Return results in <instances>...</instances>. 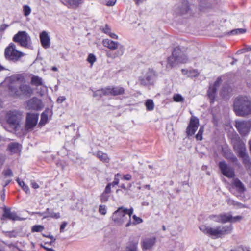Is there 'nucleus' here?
Segmentation results:
<instances>
[{
  "instance_id": "nucleus-1",
  "label": "nucleus",
  "mask_w": 251,
  "mask_h": 251,
  "mask_svg": "<svg viewBox=\"0 0 251 251\" xmlns=\"http://www.w3.org/2000/svg\"><path fill=\"white\" fill-rule=\"evenodd\" d=\"M11 94L17 97H30L33 94V89L28 84L25 83L24 77L21 75L16 77V81L11 83L9 86Z\"/></svg>"
},
{
  "instance_id": "nucleus-2",
  "label": "nucleus",
  "mask_w": 251,
  "mask_h": 251,
  "mask_svg": "<svg viewBox=\"0 0 251 251\" xmlns=\"http://www.w3.org/2000/svg\"><path fill=\"white\" fill-rule=\"evenodd\" d=\"M200 230L204 234L208 235L213 239L222 238L226 235L230 234L233 229L232 225L219 226L215 227H211L205 225L199 226Z\"/></svg>"
},
{
  "instance_id": "nucleus-3",
  "label": "nucleus",
  "mask_w": 251,
  "mask_h": 251,
  "mask_svg": "<svg viewBox=\"0 0 251 251\" xmlns=\"http://www.w3.org/2000/svg\"><path fill=\"white\" fill-rule=\"evenodd\" d=\"M231 142L234 151L236 152L239 157L242 159L243 163L245 167L250 168L251 166V163L246 151L245 143L241 140L237 134H234L231 137Z\"/></svg>"
},
{
  "instance_id": "nucleus-4",
  "label": "nucleus",
  "mask_w": 251,
  "mask_h": 251,
  "mask_svg": "<svg viewBox=\"0 0 251 251\" xmlns=\"http://www.w3.org/2000/svg\"><path fill=\"white\" fill-rule=\"evenodd\" d=\"M234 110L236 114L244 116L251 114V100L245 96L237 97L234 102Z\"/></svg>"
},
{
  "instance_id": "nucleus-5",
  "label": "nucleus",
  "mask_w": 251,
  "mask_h": 251,
  "mask_svg": "<svg viewBox=\"0 0 251 251\" xmlns=\"http://www.w3.org/2000/svg\"><path fill=\"white\" fill-rule=\"evenodd\" d=\"M133 212V209L132 208L128 209L122 206L119 207L113 213L112 219L116 224L119 225L127 222L126 226L128 227L131 225V216Z\"/></svg>"
},
{
  "instance_id": "nucleus-6",
  "label": "nucleus",
  "mask_w": 251,
  "mask_h": 251,
  "mask_svg": "<svg viewBox=\"0 0 251 251\" xmlns=\"http://www.w3.org/2000/svg\"><path fill=\"white\" fill-rule=\"evenodd\" d=\"M104 47L108 48L111 50H116L114 52H108L106 56L108 58L115 59L121 57L125 53V48L124 46L119 42L114 41L109 39H105L102 41Z\"/></svg>"
},
{
  "instance_id": "nucleus-7",
  "label": "nucleus",
  "mask_w": 251,
  "mask_h": 251,
  "mask_svg": "<svg viewBox=\"0 0 251 251\" xmlns=\"http://www.w3.org/2000/svg\"><path fill=\"white\" fill-rule=\"evenodd\" d=\"M6 119L10 126V129L5 128L6 130L10 132L16 131L22 119V113L16 110L9 111L6 114Z\"/></svg>"
},
{
  "instance_id": "nucleus-8",
  "label": "nucleus",
  "mask_w": 251,
  "mask_h": 251,
  "mask_svg": "<svg viewBox=\"0 0 251 251\" xmlns=\"http://www.w3.org/2000/svg\"><path fill=\"white\" fill-rule=\"evenodd\" d=\"M4 55L7 61L16 63L21 61V58L25 55V54L18 50L16 45L13 43H10L5 49Z\"/></svg>"
},
{
  "instance_id": "nucleus-9",
  "label": "nucleus",
  "mask_w": 251,
  "mask_h": 251,
  "mask_svg": "<svg viewBox=\"0 0 251 251\" xmlns=\"http://www.w3.org/2000/svg\"><path fill=\"white\" fill-rule=\"evenodd\" d=\"M156 77V72L151 68L144 69L139 77V82L143 86L153 85Z\"/></svg>"
},
{
  "instance_id": "nucleus-10",
  "label": "nucleus",
  "mask_w": 251,
  "mask_h": 251,
  "mask_svg": "<svg viewBox=\"0 0 251 251\" xmlns=\"http://www.w3.org/2000/svg\"><path fill=\"white\" fill-rule=\"evenodd\" d=\"M13 41L23 47L27 48L30 44L31 38L26 31H21L13 36Z\"/></svg>"
},
{
  "instance_id": "nucleus-11",
  "label": "nucleus",
  "mask_w": 251,
  "mask_h": 251,
  "mask_svg": "<svg viewBox=\"0 0 251 251\" xmlns=\"http://www.w3.org/2000/svg\"><path fill=\"white\" fill-rule=\"evenodd\" d=\"M190 10L188 2L186 0H181L179 3L175 5L173 9V14L181 15L187 13Z\"/></svg>"
},
{
  "instance_id": "nucleus-12",
  "label": "nucleus",
  "mask_w": 251,
  "mask_h": 251,
  "mask_svg": "<svg viewBox=\"0 0 251 251\" xmlns=\"http://www.w3.org/2000/svg\"><path fill=\"white\" fill-rule=\"evenodd\" d=\"M39 114L34 113H27L26 116L25 129L32 130L37 124Z\"/></svg>"
},
{
  "instance_id": "nucleus-13",
  "label": "nucleus",
  "mask_w": 251,
  "mask_h": 251,
  "mask_svg": "<svg viewBox=\"0 0 251 251\" xmlns=\"http://www.w3.org/2000/svg\"><path fill=\"white\" fill-rule=\"evenodd\" d=\"M235 126L242 136H245L250 132L251 123L247 121H237Z\"/></svg>"
},
{
  "instance_id": "nucleus-14",
  "label": "nucleus",
  "mask_w": 251,
  "mask_h": 251,
  "mask_svg": "<svg viewBox=\"0 0 251 251\" xmlns=\"http://www.w3.org/2000/svg\"><path fill=\"white\" fill-rule=\"evenodd\" d=\"M219 167L223 175L228 178H233L235 176L234 169L228 165L225 161L219 163Z\"/></svg>"
},
{
  "instance_id": "nucleus-15",
  "label": "nucleus",
  "mask_w": 251,
  "mask_h": 251,
  "mask_svg": "<svg viewBox=\"0 0 251 251\" xmlns=\"http://www.w3.org/2000/svg\"><path fill=\"white\" fill-rule=\"evenodd\" d=\"M173 55L176 57L178 63H185L188 61V57L179 47L175 48L173 51Z\"/></svg>"
},
{
  "instance_id": "nucleus-16",
  "label": "nucleus",
  "mask_w": 251,
  "mask_h": 251,
  "mask_svg": "<svg viewBox=\"0 0 251 251\" xmlns=\"http://www.w3.org/2000/svg\"><path fill=\"white\" fill-rule=\"evenodd\" d=\"M104 96H117L122 95L125 92V89L121 86L108 87L105 88Z\"/></svg>"
},
{
  "instance_id": "nucleus-17",
  "label": "nucleus",
  "mask_w": 251,
  "mask_h": 251,
  "mask_svg": "<svg viewBox=\"0 0 251 251\" xmlns=\"http://www.w3.org/2000/svg\"><path fill=\"white\" fill-rule=\"evenodd\" d=\"M26 107L28 109L39 110L43 108V104L41 100L33 97L26 102Z\"/></svg>"
},
{
  "instance_id": "nucleus-18",
  "label": "nucleus",
  "mask_w": 251,
  "mask_h": 251,
  "mask_svg": "<svg viewBox=\"0 0 251 251\" xmlns=\"http://www.w3.org/2000/svg\"><path fill=\"white\" fill-rule=\"evenodd\" d=\"M199 125V120L196 117H192L190 124L187 128V133L188 135L192 136L194 135L198 129Z\"/></svg>"
},
{
  "instance_id": "nucleus-19",
  "label": "nucleus",
  "mask_w": 251,
  "mask_h": 251,
  "mask_svg": "<svg viewBox=\"0 0 251 251\" xmlns=\"http://www.w3.org/2000/svg\"><path fill=\"white\" fill-rule=\"evenodd\" d=\"M5 219L13 221L20 220V218L17 215L15 212H11L10 208L7 207H4L3 208V213L1 217V220Z\"/></svg>"
},
{
  "instance_id": "nucleus-20",
  "label": "nucleus",
  "mask_w": 251,
  "mask_h": 251,
  "mask_svg": "<svg viewBox=\"0 0 251 251\" xmlns=\"http://www.w3.org/2000/svg\"><path fill=\"white\" fill-rule=\"evenodd\" d=\"M40 39L42 46L45 49H48L50 46V38L46 31H43L40 34Z\"/></svg>"
},
{
  "instance_id": "nucleus-21",
  "label": "nucleus",
  "mask_w": 251,
  "mask_h": 251,
  "mask_svg": "<svg viewBox=\"0 0 251 251\" xmlns=\"http://www.w3.org/2000/svg\"><path fill=\"white\" fill-rule=\"evenodd\" d=\"M81 1L82 0H65L62 3L68 8H75L78 7L81 3Z\"/></svg>"
},
{
  "instance_id": "nucleus-22",
  "label": "nucleus",
  "mask_w": 251,
  "mask_h": 251,
  "mask_svg": "<svg viewBox=\"0 0 251 251\" xmlns=\"http://www.w3.org/2000/svg\"><path fill=\"white\" fill-rule=\"evenodd\" d=\"M156 238H147L143 242L142 249L143 250L150 249L155 243Z\"/></svg>"
},
{
  "instance_id": "nucleus-23",
  "label": "nucleus",
  "mask_w": 251,
  "mask_h": 251,
  "mask_svg": "<svg viewBox=\"0 0 251 251\" xmlns=\"http://www.w3.org/2000/svg\"><path fill=\"white\" fill-rule=\"evenodd\" d=\"M217 89L214 87H212L211 85H210L209 89L207 91V96L210 99L211 103H213L215 101V99L216 95Z\"/></svg>"
},
{
  "instance_id": "nucleus-24",
  "label": "nucleus",
  "mask_w": 251,
  "mask_h": 251,
  "mask_svg": "<svg viewBox=\"0 0 251 251\" xmlns=\"http://www.w3.org/2000/svg\"><path fill=\"white\" fill-rule=\"evenodd\" d=\"M138 242L129 241L126 244L125 251H137Z\"/></svg>"
},
{
  "instance_id": "nucleus-25",
  "label": "nucleus",
  "mask_w": 251,
  "mask_h": 251,
  "mask_svg": "<svg viewBox=\"0 0 251 251\" xmlns=\"http://www.w3.org/2000/svg\"><path fill=\"white\" fill-rule=\"evenodd\" d=\"M219 219L217 220L218 223H226L231 222V215L230 214H219Z\"/></svg>"
},
{
  "instance_id": "nucleus-26",
  "label": "nucleus",
  "mask_w": 251,
  "mask_h": 251,
  "mask_svg": "<svg viewBox=\"0 0 251 251\" xmlns=\"http://www.w3.org/2000/svg\"><path fill=\"white\" fill-rule=\"evenodd\" d=\"M45 212H47V213L44 216V218H52L57 219L60 217L59 213H55L52 210H50L49 208L46 209Z\"/></svg>"
},
{
  "instance_id": "nucleus-27",
  "label": "nucleus",
  "mask_w": 251,
  "mask_h": 251,
  "mask_svg": "<svg viewBox=\"0 0 251 251\" xmlns=\"http://www.w3.org/2000/svg\"><path fill=\"white\" fill-rule=\"evenodd\" d=\"M31 84L36 87V88L44 84L43 79L39 76L33 75L31 77Z\"/></svg>"
},
{
  "instance_id": "nucleus-28",
  "label": "nucleus",
  "mask_w": 251,
  "mask_h": 251,
  "mask_svg": "<svg viewBox=\"0 0 251 251\" xmlns=\"http://www.w3.org/2000/svg\"><path fill=\"white\" fill-rule=\"evenodd\" d=\"M8 149L12 153H17L20 151L21 145L17 143H11L8 145Z\"/></svg>"
},
{
  "instance_id": "nucleus-29",
  "label": "nucleus",
  "mask_w": 251,
  "mask_h": 251,
  "mask_svg": "<svg viewBox=\"0 0 251 251\" xmlns=\"http://www.w3.org/2000/svg\"><path fill=\"white\" fill-rule=\"evenodd\" d=\"M225 156L226 158L236 165H238L239 164L238 159L232 152L230 151L227 152L225 153Z\"/></svg>"
},
{
  "instance_id": "nucleus-30",
  "label": "nucleus",
  "mask_w": 251,
  "mask_h": 251,
  "mask_svg": "<svg viewBox=\"0 0 251 251\" xmlns=\"http://www.w3.org/2000/svg\"><path fill=\"white\" fill-rule=\"evenodd\" d=\"M111 189H105L100 197V201L102 203L106 202L110 196Z\"/></svg>"
},
{
  "instance_id": "nucleus-31",
  "label": "nucleus",
  "mask_w": 251,
  "mask_h": 251,
  "mask_svg": "<svg viewBox=\"0 0 251 251\" xmlns=\"http://www.w3.org/2000/svg\"><path fill=\"white\" fill-rule=\"evenodd\" d=\"M121 175L120 174H117L115 175V178L113 182L111 183H109L106 186L105 188H111V187H114L116 185H117L119 183V178H121Z\"/></svg>"
},
{
  "instance_id": "nucleus-32",
  "label": "nucleus",
  "mask_w": 251,
  "mask_h": 251,
  "mask_svg": "<svg viewBox=\"0 0 251 251\" xmlns=\"http://www.w3.org/2000/svg\"><path fill=\"white\" fill-rule=\"evenodd\" d=\"M97 157L102 161L108 162L109 158L106 153H103L101 151H99L97 154Z\"/></svg>"
},
{
  "instance_id": "nucleus-33",
  "label": "nucleus",
  "mask_w": 251,
  "mask_h": 251,
  "mask_svg": "<svg viewBox=\"0 0 251 251\" xmlns=\"http://www.w3.org/2000/svg\"><path fill=\"white\" fill-rule=\"evenodd\" d=\"M178 63L177 62L176 60V57L174 56L173 54H172V56L168 58V63L167 65V67H170L171 68H172L173 67H174V66L176 65Z\"/></svg>"
},
{
  "instance_id": "nucleus-34",
  "label": "nucleus",
  "mask_w": 251,
  "mask_h": 251,
  "mask_svg": "<svg viewBox=\"0 0 251 251\" xmlns=\"http://www.w3.org/2000/svg\"><path fill=\"white\" fill-rule=\"evenodd\" d=\"M37 93L40 96H42L45 95L47 91V87L45 85H40L36 88Z\"/></svg>"
},
{
  "instance_id": "nucleus-35",
  "label": "nucleus",
  "mask_w": 251,
  "mask_h": 251,
  "mask_svg": "<svg viewBox=\"0 0 251 251\" xmlns=\"http://www.w3.org/2000/svg\"><path fill=\"white\" fill-rule=\"evenodd\" d=\"M48 119V114L47 112H43L41 115V120L39 122L40 126H44L47 122Z\"/></svg>"
},
{
  "instance_id": "nucleus-36",
  "label": "nucleus",
  "mask_w": 251,
  "mask_h": 251,
  "mask_svg": "<svg viewBox=\"0 0 251 251\" xmlns=\"http://www.w3.org/2000/svg\"><path fill=\"white\" fill-rule=\"evenodd\" d=\"M146 109L148 111H151L154 109V104L153 101L151 99H148L145 102Z\"/></svg>"
},
{
  "instance_id": "nucleus-37",
  "label": "nucleus",
  "mask_w": 251,
  "mask_h": 251,
  "mask_svg": "<svg viewBox=\"0 0 251 251\" xmlns=\"http://www.w3.org/2000/svg\"><path fill=\"white\" fill-rule=\"evenodd\" d=\"M174 101L176 102H183L184 98L179 94H175L173 97Z\"/></svg>"
},
{
  "instance_id": "nucleus-38",
  "label": "nucleus",
  "mask_w": 251,
  "mask_h": 251,
  "mask_svg": "<svg viewBox=\"0 0 251 251\" xmlns=\"http://www.w3.org/2000/svg\"><path fill=\"white\" fill-rule=\"evenodd\" d=\"M2 174L4 178H11L13 176V172L10 169H7L3 170Z\"/></svg>"
},
{
  "instance_id": "nucleus-39",
  "label": "nucleus",
  "mask_w": 251,
  "mask_h": 251,
  "mask_svg": "<svg viewBox=\"0 0 251 251\" xmlns=\"http://www.w3.org/2000/svg\"><path fill=\"white\" fill-rule=\"evenodd\" d=\"M240 194L238 195L239 199L245 201L250 198V196L247 194V190L241 191Z\"/></svg>"
},
{
  "instance_id": "nucleus-40",
  "label": "nucleus",
  "mask_w": 251,
  "mask_h": 251,
  "mask_svg": "<svg viewBox=\"0 0 251 251\" xmlns=\"http://www.w3.org/2000/svg\"><path fill=\"white\" fill-rule=\"evenodd\" d=\"M246 32V30L243 28H237L231 30L230 32L231 35H237L245 33Z\"/></svg>"
},
{
  "instance_id": "nucleus-41",
  "label": "nucleus",
  "mask_w": 251,
  "mask_h": 251,
  "mask_svg": "<svg viewBox=\"0 0 251 251\" xmlns=\"http://www.w3.org/2000/svg\"><path fill=\"white\" fill-rule=\"evenodd\" d=\"M233 183L237 188H244L243 183L238 178H235L233 180Z\"/></svg>"
},
{
  "instance_id": "nucleus-42",
  "label": "nucleus",
  "mask_w": 251,
  "mask_h": 251,
  "mask_svg": "<svg viewBox=\"0 0 251 251\" xmlns=\"http://www.w3.org/2000/svg\"><path fill=\"white\" fill-rule=\"evenodd\" d=\"M204 131V127L201 126L198 131V133L196 135V138L198 140H201L202 139V134Z\"/></svg>"
},
{
  "instance_id": "nucleus-43",
  "label": "nucleus",
  "mask_w": 251,
  "mask_h": 251,
  "mask_svg": "<svg viewBox=\"0 0 251 251\" xmlns=\"http://www.w3.org/2000/svg\"><path fill=\"white\" fill-rule=\"evenodd\" d=\"M229 87L228 84H224L221 90V94L223 95V96H225L229 93Z\"/></svg>"
},
{
  "instance_id": "nucleus-44",
  "label": "nucleus",
  "mask_w": 251,
  "mask_h": 251,
  "mask_svg": "<svg viewBox=\"0 0 251 251\" xmlns=\"http://www.w3.org/2000/svg\"><path fill=\"white\" fill-rule=\"evenodd\" d=\"M44 229V227L41 225H35L32 226L31 230L32 232H41Z\"/></svg>"
},
{
  "instance_id": "nucleus-45",
  "label": "nucleus",
  "mask_w": 251,
  "mask_h": 251,
  "mask_svg": "<svg viewBox=\"0 0 251 251\" xmlns=\"http://www.w3.org/2000/svg\"><path fill=\"white\" fill-rule=\"evenodd\" d=\"M23 11L24 15L27 16L31 13V10L29 6L25 5L23 6Z\"/></svg>"
},
{
  "instance_id": "nucleus-46",
  "label": "nucleus",
  "mask_w": 251,
  "mask_h": 251,
  "mask_svg": "<svg viewBox=\"0 0 251 251\" xmlns=\"http://www.w3.org/2000/svg\"><path fill=\"white\" fill-rule=\"evenodd\" d=\"M87 60L92 65L96 61V56L93 54H90L87 57Z\"/></svg>"
},
{
  "instance_id": "nucleus-47",
  "label": "nucleus",
  "mask_w": 251,
  "mask_h": 251,
  "mask_svg": "<svg viewBox=\"0 0 251 251\" xmlns=\"http://www.w3.org/2000/svg\"><path fill=\"white\" fill-rule=\"evenodd\" d=\"M230 192L238 198V195H240L241 191L247 190V189H229Z\"/></svg>"
},
{
  "instance_id": "nucleus-48",
  "label": "nucleus",
  "mask_w": 251,
  "mask_h": 251,
  "mask_svg": "<svg viewBox=\"0 0 251 251\" xmlns=\"http://www.w3.org/2000/svg\"><path fill=\"white\" fill-rule=\"evenodd\" d=\"M99 212L102 215H105L106 213V208L104 205H100L99 209Z\"/></svg>"
},
{
  "instance_id": "nucleus-49",
  "label": "nucleus",
  "mask_w": 251,
  "mask_h": 251,
  "mask_svg": "<svg viewBox=\"0 0 251 251\" xmlns=\"http://www.w3.org/2000/svg\"><path fill=\"white\" fill-rule=\"evenodd\" d=\"M199 75V73L196 70H189L188 76L189 77H197Z\"/></svg>"
},
{
  "instance_id": "nucleus-50",
  "label": "nucleus",
  "mask_w": 251,
  "mask_h": 251,
  "mask_svg": "<svg viewBox=\"0 0 251 251\" xmlns=\"http://www.w3.org/2000/svg\"><path fill=\"white\" fill-rule=\"evenodd\" d=\"M222 82V80L221 77H219L217 78V79L215 81L214 84L213 85H211L212 87H214L216 89L220 85V84Z\"/></svg>"
},
{
  "instance_id": "nucleus-51",
  "label": "nucleus",
  "mask_w": 251,
  "mask_h": 251,
  "mask_svg": "<svg viewBox=\"0 0 251 251\" xmlns=\"http://www.w3.org/2000/svg\"><path fill=\"white\" fill-rule=\"evenodd\" d=\"M242 218H243V217L241 216H236L233 217L231 215V219L230 223L237 222L241 220H242Z\"/></svg>"
},
{
  "instance_id": "nucleus-52",
  "label": "nucleus",
  "mask_w": 251,
  "mask_h": 251,
  "mask_svg": "<svg viewBox=\"0 0 251 251\" xmlns=\"http://www.w3.org/2000/svg\"><path fill=\"white\" fill-rule=\"evenodd\" d=\"M11 180L10 178H4L1 182V185L3 187H5L8 184L11 182Z\"/></svg>"
},
{
  "instance_id": "nucleus-53",
  "label": "nucleus",
  "mask_w": 251,
  "mask_h": 251,
  "mask_svg": "<svg viewBox=\"0 0 251 251\" xmlns=\"http://www.w3.org/2000/svg\"><path fill=\"white\" fill-rule=\"evenodd\" d=\"M42 235L44 237H47V238H50V239H51V241L49 243V244L50 245H51V244L52 243L54 242L55 241V240H56V239L52 235H51L50 234L46 235V234H42Z\"/></svg>"
},
{
  "instance_id": "nucleus-54",
  "label": "nucleus",
  "mask_w": 251,
  "mask_h": 251,
  "mask_svg": "<svg viewBox=\"0 0 251 251\" xmlns=\"http://www.w3.org/2000/svg\"><path fill=\"white\" fill-rule=\"evenodd\" d=\"M102 31L106 34H109L111 32V29L107 25H106L105 27L103 28Z\"/></svg>"
},
{
  "instance_id": "nucleus-55",
  "label": "nucleus",
  "mask_w": 251,
  "mask_h": 251,
  "mask_svg": "<svg viewBox=\"0 0 251 251\" xmlns=\"http://www.w3.org/2000/svg\"><path fill=\"white\" fill-rule=\"evenodd\" d=\"M67 223L66 222H63L60 226V232H64V229L67 226Z\"/></svg>"
},
{
  "instance_id": "nucleus-56",
  "label": "nucleus",
  "mask_w": 251,
  "mask_h": 251,
  "mask_svg": "<svg viewBox=\"0 0 251 251\" xmlns=\"http://www.w3.org/2000/svg\"><path fill=\"white\" fill-rule=\"evenodd\" d=\"M133 219L134 220L135 222L137 224L141 223L143 221L141 218L137 217L135 215L133 216Z\"/></svg>"
},
{
  "instance_id": "nucleus-57",
  "label": "nucleus",
  "mask_w": 251,
  "mask_h": 251,
  "mask_svg": "<svg viewBox=\"0 0 251 251\" xmlns=\"http://www.w3.org/2000/svg\"><path fill=\"white\" fill-rule=\"evenodd\" d=\"M232 203L233 205H238L240 208H247V206H245L244 204L239 203L238 202H235V201H232Z\"/></svg>"
},
{
  "instance_id": "nucleus-58",
  "label": "nucleus",
  "mask_w": 251,
  "mask_h": 251,
  "mask_svg": "<svg viewBox=\"0 0 251 251\" xmlns=\"http://www.w3.org/2000/svg\"><path fill=\"white\" fill-rule=\"evenodd\" d=\"M219 215H211L209 216V218L211 219H213L214 221L216 222H218L217 220L219 219Z\"/></svg>"
},
{
  "instance_id": "nucleus-59",
  "label": "nucleus",
  "mask_w": 251,
  "mask_h": 251,
  "mask_svg": "<svg viewBox=\"0 0 251 251\" xmlns=\"http://www.w3.org/2000/svg\"><path fill=\"white\" fill-rule=\"evenodd\" d=\"M66 100V98L64 96H60L58 98L57 101L58 103H61Z\"/></svg>"
},
{
  "instance_id": "nucleus-60",
  "label": "nucleus",
  "mask_w": 251,
  "mask_h": 251,
  "mask_svg": "<svg viewBox=\"0 0 251 251\" xmlns=\"http://www.w3.org/2000/svg\"><path fill=\"white\" fill-rule=\"evenodd\" d=\"M116 2V0H109L106 2V5L109 6H113Z\"/></svg>"
},
{
  "instance_id": "nucleus-61",
  "label": "nucleus",
  "mask_w": 251,
  "mask_h": 251,
  "mask_svg": "<svg viewBox=\"0 0 251 251\" xmlns=\"http://www.w3.org/2000/svg\"><path fill=\"white\" fill-rule=\"evenodd\" d=\"M7 27H8V25L6 24L1 25L0 27V31L1 32H4Z\"/></svg>"
},
{
  "instance_id": "nucleus-62",
  "label": "nucleus",
  "mask_w": 251,
  "mask_h": 251,
  "mask_svg": "<svg viewBox=\"0 0 251 251\" xmlns=\"http://www.w3.org/2000/svg\"><path fill=\"white\" fill-rule=\"evenodd\" d=\"M16 181H17L19 185L22 188H23L24 186H25V183L22 180H20L19 178H17Z\"/></svg>"
},
{
  "instance_id": "nucleus-63",
  "label": "nucleus",
  "mask_w": 251,
  "mask_h": 251,
  "mask_svg": "<svg viewBox=\"0 0 251 251\" xmlns=\"http://www.w3.org/2000/svg\"><path fill=\"white\" fill-rule=\"evenodd\" d=\"M5 191L4 189H3L2 191H0V198L1 200L3 201L5 200Z\"/></svg>"
},
{
  "instance_id": "nucleus-64",
  "label": "nucleus",
  "mask_w": 251,
  "mask_h": 251,
  "mask_svg": "<svg viewBox=\"0 0 251 251\" xmlns=\"http://www.w3.org/2000/svg\"><path fill=\"white\" fill-rule=\"evenodd\" d=\"M230 251H244V248L241 246H239L234 249L231 250Z\"/></svg>"
}]
</instances>
